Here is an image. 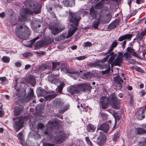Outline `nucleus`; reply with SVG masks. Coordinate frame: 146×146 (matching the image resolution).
I'll use <instances>...</instances> for the list:
<instances>
[{
    "label": "nucleus",
    "mask_w": 146,
    "mask_h": 146,
    "mask_svg": "<svg viewBox=\"0 0 146 146\" xmlns=\"http://www.w3.org/2000/svg\"><path fill=\"white\" fill-rule=\"evenodd\" d=\"M58 125L57 121L56 119H52L49 121L47 126H44L41 123H38V128L41 129V133L44 135H49V137H52V135L50 133L48 129V127L50 128L53 127L54 126H57ZM57 134V136H55L54 137H52V138L53 141H56L58 143H61L65 139V138L68 136L67 134H65L64 132L62 131H60L58 132V134Z\"/></svg>",
    "instance_id": "obj_1"
},
{
    "label": "nucleus",
    "mask_w": 146,
    "mask_h": 146,
    "mask_svg": "<svg viewBox=\"0 0 146 146\" xmlns=\"http://www.w3.org/2000/svg\"><path fill=\"white\" fill-rule=\"evenodd\" d=\"M116 96L114 93L111 94L108 98L104 96L102 97L100 100V102L102 107L104 109L107 108L108 104H110L113 108L115 109H119V106Z\"/></svg>",
    "instance_id": "obj_2"
},
{
    "label": "nucleus",
    "mask_w": 146,
    "mask_h": 146,
    "mask_svg": "<svg viewBox=\"0 0 146 146\" xmlns=\"http://www.w3.org/2000/svg\"><path fill=\"white\" fill-rule=\"evenodd\" d=\"M16 34L20 39L25 40L28 38L31 32L28 27L26 26H17L15 29Z\"/></svg>",
    "instance_id": "obj_3"
},
{
    "label": "nucleus",
    "mask_w": 146,
    "mask_h": 146,
    "mask_svg": "<svg viewBox=\"0 0 146 146\" xmlns=\"http://www.w3.org/2000/svg\"><path fill=\"white\" fill-rule=\"evenodd\" d=\"M24 4L27 7L33 10L35 14H38L41 11V7L37 2L33 0H26Z\"/></svg>",
    "instance_id": "obj_4"
},
{
    "label": "nucleus",
    "mask_w": 146,
    "mask_h": 146,
    "mask_svg": "<svg viewBox=\"0 0 146 146\" xmlns=\"http://www.w3.org/2000/svg\"><path fill=\"white\" fill-rule=\"evenodd\" d=\"M91 66L94 67H97L101 69H106L104 71H102L103 74H105L109 73L110 71V65L109 64H100V60H98L96 62L90 63Z\"/></svg>",
    "instance_id": "obj_5"
},
{
    "label": "nucleus",
    "mask_w": 146,
    "mask_h": 146,
    "mask_svg": "<svg viewBox=\"0 0 146 146\" xmlns=\"http://www.w3.org/2000/svg\"><path fill=\"white\" fill-rule=\"evenodd\" d=\"M33 13L32 11L29 9L25 8L21 9L20 11V16L18 19L19 21L22 23L25 22L26 17Z\"/></svg>",
    "instance_id": "obj_6"
},
{
    "label": "nucleus",
    "mask_w": 146,
    "mask_h": 146,
    "mask_svg": "<svg viewBox=\"0 0 146 146\" xmlns=\"http://www.w3.org/2000/svg\"><path fill=\"white\" fill-rule=\"evenodd\" d=\"M82 12L81 11L74 13H72L69 12V20L73 23L75 26H77L78 22L81 19L80 15L82 14Z\"/></svg>",
    "instance_id": "obj_7"
},
{
    "label": "nucleus",
    "mask_w": 146,
    "mask_h": 146,
    "mask_svg": "<svg viewBox=\"0 0 146 146\" xmlns=\"http://www.w3.org/2000/svg\"><path fill=\"white\" fill-rule=\"evenodd\" d=\"M36 92L37 95L39 96H45L44 100L45 101H50L55 98L57 96V95L54 94L52 95H50L45 96L47 94L46 91L42 89H38L36 90Z\"/></svg>",
    "instance_id": "obj_8"
},
{
    "label": "nucleus",
    "mask_w": 146,
    "mask_h": 146,
    "mask_svg": "<svg viewBox=\"0 0 146 146\" xmlns=\"http://www.w3.org/2000/svg\"><path fill=\"white\" fill-rule=\"evenodd\" d=\"M132 35L131 34H127L120 36L118 38V40L121 42L124 40L122 43H120L121 44L122 47L124 48L125 45L126 44V40H131Z\"/></svg>",
    "instance_id": "obj_9"
},
{
    "label": "nucleus",
    "mask_w": 146,
    "mask_h": 146,
    "mask_svg": "<svg viewBox=\"0 0 146 146\" xmlns=\"http://www.w3.org/2000/svg\"><path fill=\"white\" fill-rule=\"evenodd\" d=\"M64 27L62 25H58L52 27H50L51 33L54 35H56L60 33L64 29Z\"/></svg>",
    "instance_id": "obj_10"
},
{
    "label": "nucleus",
    "mask_w": 146,
    "mask_h": 146,
    "mask_svg": "<svg viewBox=\"0 0 146 146\" xmlns=\"http://www.w3.org/2000/svg\"><path fill=\"white\" fill-rule=\"evenodd\" d=\"M24 120L23 118H19L15 121L14 127L16 131H18L23 126Z\"/></svg>",
    "instance_id": "obj_11"
},
{
    "label": "nucleus",
    "mask_w": 146,
    "mask_h": 146,
    "mask_svg": "<svg viewBox=\"0 0 146 146\" xmlns=\"http://www.w3.org/2000/svg\"><path fill=\"white\" fill-rule=\"evenodd\" d=\"M123 60V55L122 53L119 52L115 59L113 61L111 64V66H119L120 65Z\"/></svg>",
    "instance_id": "obj_12"
},
{
    "label": "nucleus",
    "mask_w": 146,
    "mask_h": 146,
    "mask_svg": "<svg viewBox=\"0 0 146 146\" xmlns=\"http://www.w3.org/2000/svg\"><path fill=\"white\" fill-rule=\"evenodd\" d=\"M99 136L98 137L97 144L100 145L103 144L106 140V137L102 132H100Z\"/></svg>",
    "instance_id": "obj_13"
},
{
    "label": "nucleus",
    "mask_w": 146,
    "mask_h": 146,
    "mask_svg": "<svg viewBox=\"0 0 146 146\" xmlns=\"http://www.w3.org/2000/svg\"><path fill=\"white\" fill-rule=\"evenodd\" d=\"M121 78V77L118 76L113 77L114 81L117 84V86L118 87V89H121L122 87V84L123 83V81Z\"/></svg>",
    "instance_id": "obj_14"
},
{
    "label": "nucleus",
    "mask_w": 146,
    "mask_h": 146,
    "mask_svg": "<svg viewBox=\"0 0 146 146\" xmlns=\"http://www.w3.org/2000/svg\"><path fill=\"white\" fill-rule=\"evenodd\" d=\"M67 90L68 92L73 94L78 93L80 92L78 86H70L68 88Z\"/></svg>",
    "instance_id": "obj_15"
},
{
    "label": "nucleus",
    "mask_w": 146,
    "mask_h": 146,
    "mask_svg": "<svg viewBox=\"0 0 146 146\" xmlns=\"http://www.w3.org/2000/svg\"><path fill=\"white\" fill-rule=\"evenodd\" d=\"M23 111V108L21 106H19L16 107L14 110V114L16 116H18L21 115Z\"/></svg>",
    "instance_id": "obj_16"
},
{
    "label": "nucleus",
    "mask_w": 146,
    "mask_h": 146,
    "mask_svg": "<svg viewBox=\"0 0 146 146\" xmlns=\"http://www.w3.org/2000/svg\"><path fill=\"white\" fill-rule=\"evenodd\" d=\"M80 91V90L85 91L86 90H90L92 88L89 85L87 84H80L78 86Z\"/></svg>",
    "instance_id": "obj_17"
},
{
    "label": "nucleus",
    "mask_w": 146,
    "mask_h": 146,
    "mask_svg": "<svg viewBox=\"0 0 146 146\" xmlns=\"http://www.w3.org/2000/svg\"><path fill=\"white\" fill-rule=\"evenodd\" d=\"M109 128V125L106 123H104L101 125L97 129V132H98L99 130H101L105 132H107Z\"/></svg>",
    "instance_id": "obj_18"
},
{
    "label": "nucleus",
    "mask_w": 146,
    "mask_h": 146,
    "mask_svg": "<svg viewBox=\"0 0 146 146\" xmlns=\"http://www.w3.org/2000/svg\"><path fill=\"white\" fill-rule=\"evenodd\" d=\"M48 79L49 82L52 83H54L57 85L58 83L60 82L59 80L56 78L54 76L52 75L48 76Z\"/></svg>",
    "instance_id": "obj_19"
},
{
    "label": "nucleus",
    "mask_w": 146,
    "mask_h": 146,
    "mask_svg": "<svg viewBox=\"0 0 146 146\" xmlns=\"http://www.w3.org/2000/svg\"><path fill=\"white\" fill-rule=\"evenodd\" d=\"M108 52L110 53V54L108 55H109V56H110V57L108 61V63L107 64H109H109H111L117 55L116 54H115L113 52Z\"/></svg>",
    "instance_id": "obj_20"
},
{
    "label": "nucleus",
    "mask_w": 146,
    "mask_h": 146,
    "mask_svg": "<svg viewBox=\"0 0 146 146\" xmlns=\"http://www.w3.org/2000/svg\"><path fill=\"white\" fill-rule=\"evenodd\" d=\"M64 4L67 7H71L75 5V0H64Z\"/></svg>",
    "instance_id": "obj_21"
},
{
    "label": "nucleus",
    "mask_w": 146,
    "mask_h": 146,
    "mask_svg": "<svg viewBox=\"0 0 146 146\" xmlns=\"http://www.w3.org/2000/svg\"><path fill=\"white\" fill-rule=\"evenodd\" d=\"M54 105L56 108H60L63 104V103L60 99H56L54 101Z\"/></svg>",
    "instance_id": "obj_22"
},
{
    "label": "nucleus",
    "mask_w": 146,
    "mask_h": 146,
    "mask_svg": "<svg viewBox=\"0 0 146 146\" xmlns=\"http://www.w3.org/2000/svg\"><path fill=\"white\" fill-rule=\"evenodd\" d=\"M76 30V28L74 27H72V29H70L66 38L71 37L74 34Z\"/></svg>",
    "instance_id": "obj_23"
},
{
    "label": "nucleus",
    "mask_w": 146,
    "mask_h": 146,
    "mask_svg": "<svg viewBox=\"0 0 146 146\" xmlns=\"http://www.w3.org/2000/svg\"><path fill=\"white\" fill-rule=\"evenodd\" d=\"M96 129V126L92 124H89L87 126L86 129L87 131L89 132H93Z\"/></svg>",
    "instance_id": "obj_24"
},
{
    "label": "nucleus",
    "mask_w": 146,
    "mask_h": 146,
    "mask_svg": "<svg viewBox=\"0 0 146 146\" xmlns=\"http://www.w3.org/2000/svg\"><path fill=\"white\" fill-rule=\"evenodd\" d=\"M101 19L100 17L99 18L97 19L94 21L92 24V27L95 29H98L100 22V19Z\"/></svg>",
    "instance_id": "obj_25"
},
{
    "label": "nucleus",
    "mask_w": 146,
    "mask_h": 146,
    "mask_svg": "<svg viewBox=\"0 0 146 146\" xmlns=\"http://www.w3.org/2000/svg\"><path fill=\"white\" fill-rule=\"evenodd\" d=\"M118 42L117 40H114L112 43L111 45L110 46V49L108 50V52H111L112 51L114 48L117 46V45Z\"/></svg>",
    "instance_id": "obj_26"
},
{
    "label": "nucleus",
    "mask_w": 146,
    "mask_h": 146,
    "mask_svg": "<svg viewBox=\"0 0 146 146\" xmlns=\"http://www.w3.org/2000/svg\"><path fill=\"white\" fill-rule=\"evenodd\" d=\"M146 33V29L142 31L140 34H138L136 36V38L137 40H142V41L143 38V36Z\"/></svg>",
    "instance_id": "obj_27"
},
{
    "label": "nucleus",
    "mask_w": 146,
    "mask_h": 146,
    "mask_svg": "<svg viewBox=\"0 0 146 146\" xmlns=\"http://www.w3.org/2000/svg\"><path fill=\"white\" fill-rule=\"evenodd\" d=\"M135 132L137 134H143L146 133V130L141 128H136L135 129Z\"/></svg>",
    "instance_id": "obj_28"
},
{
    "label": "nucleus",
    "mask_w": 146,
    "mask_h": 146,
    "mask_svg": "<svg viewBox=\"0 0 146 146\" xmlns=\"http://www.w3.org/2000/svg\"><path fill=\"white\" fill-rule=\"evenodd\" d=\"M146 140L145 138H142L140 141L137 145L138 146H145Z\"/></svg>",
    "instance_id": "obj_29"
},
{
    "label": "nucleus",
    "mask_w": 146,
    "mask_h": 146,
    "mask_svg": "<svg viewBox=\"0 0 146 146\" xmlns=\"http://www.w3.org/2000/svg\"><path fill=\"white\" fill-rule=\"evenodd\" d=\"M33 94V90L31 89H30V90L28 92V96L30 99H33L35 98V97L34 96Z\"/></svg>",
    "instance_id": "obj_30"
},
{
    "label": "nucleus",
    "mask_w": 146,
    "mask_h": 146,
    "mask_svg": "<svg viewBox=\"0 0 146 146\" xmlns=\"http://www.w3.org/2000/svg\"><path fill=\"white\" fill-rule=\"evenodd\" d=\"M90 14L92 17L93 18L96 17V12L95 10L93 9H91L90 10Z\"/></svg>",
    "instance_id": "obj_31"
},
{
    "label": "nucleus",
    "mask_w": 146,
    "mask_h": 146,
    "mask_svg": "<svg viewBox=\"0 0 146 146\" xmlns=\"http://www.w3.org/2000/svg\"><path fill=\"white\" fill-rule=\"evenodd\" d=\"M39 38V36H37L36 37H35L32 40H31L29 41V43H31V44H30V45L29 46L30 47H31L33 44Z\"/></svg>",
    "instance_id": "obj_32"
},
{
    "label": "nucleus",
    "mask_w": 146,
    "mask_h": 146,
    "mask_svg": "<svg viewBox=\"0 0 146 146\" xmlns=\"http://www.w3.org/2000/svg\"><path fill=\"white\" fill-rule=\"evenodd\" d=\"M69 108V105H67L65 106L64 108V110H59V112L60 113H63L65 111L67 110Z\"/></svg>",
    "instance_id": "obj_33"
},
{
    "label": "nucleus",
    "mask_w": 146,
    "mask_h": 146,
    "mask_svg": "<svg viewBox=\"0 0 146 146\" xmlns=\"http://www.w3.org/2000/svg\"><path fill=\"white\" fill-rule=\"evenodd\" d=\"M64 83L63 82H62V83H61L60 85L58 86V90L59 92H62L63 88L64 87Z\"/></svg>",
    "instance_id": "obj_34"
},
{
    "label": "nucleus",
    "mask_w": 146,
    "mask_h": 146,
    "mask_svg": "<svg viewBox=\"0 0 146 146\" xmlns=\"http://www.w3.org/2000/svg\"><path fill=\"white\" fill-rule=\"evenodd\" d=\"M2 60L3 62L5 63H8L10 60L9 58L7 56H4L2 58Z\"/></svg>",
    "instance_id": "obj_35"
},
{
    "label": "nucleus",
    "mask_w": 146,
    "mask_h": 146,
    "mask_svg": "<svg viewBox=\"0 0 146 146\" xmlns=\"http://www.w3.org/2000/svg\"><path fill=\"white\" fill-rule=\"evenodd\" d=\"M67 73H68L69 74H78V73L76 72L74 70L72 69H70L69 68L68 69L67 71Z\"/></svg>",
    "instance_id": "obj_36"
},
{
    "label": "nucleus",
    "mask_w": 146,
    "mask_h": 146,
    "mask_svg": "<svg viewBox=\"0 0 146 146\" xmlns=\"http://www.w3.org/2000/svg\"><path fill=\"white\" fill-rule=\"evenodd\" d=\"M119 137V133L117 132L114 134L112 139L113 141H116L118 139Z\"/></svg>",
    "instance_id": "obj_37"
},
{
    "label": "nucleus",
    "mask_w": 146,
    "mask_h": 146,
    "mask_svg": "<svg viewBox=\"0 0 146 146\" xmlns=\"http://www.w3.org/2000/svg\"><path fill=\"white\" fill-rule=\"evenodd\" d=\"M85 139L87 144L90 146H92L93 144L89 137H85Z\"/></svg>",
    "instance_id": "obj_38"
},
{
    "label": "nucleus",
    "mask_w": 146,
    "mask_h": 146,
    "mask_svg": "<svg viewBox=\"0 0 146 146\" xmlns=\"http://www.w3.org/2000/svg\"><path fill=\"white\" fill-rule=\"evenodd\" d=\"M109 57V55H107L103 59L100 60V64H104L103 63L106 61Z\"/></svg>",
    "instance_id": "obj_39"
},
{
    "label": "nucleus",
    "mask_w": 146,
    "mask_h": 146,
    "mask_svg": "<svg viewBox=\"0 0 146 146\" xmlns=\"http://www.w3.org/2000/svg\"><path fill=\"white\" fill-rule=\"evenodd\" d=\"M23 55L25 57H29L31 56H32V54L30 52H25L23 54Z\"/></svg>",
    "instance_id": "obj_40"
},
{
    "label": "nucleus",
    "mask_w": 146,
    "mask_h": 146,
    "mask_svg": "<svg viewBox=\"0 0 146 146\" xmlns=\"http://www.w3.org/2000/svg\"><path fill=\"white\" fill-rule=\"evenodd\" d=\"M92 45V43L91 42H84L83 44V46L86 47H90Z\"/></svg>",
    "instance_id": "obj_41"
},
{
    "label": "nucleus",
    "mask_w": 146,
    "mask_h": 146,
    "mask_svg": "<svg viewBox=\"0 0 146 146\" xmlns=\"http://www.w3.org/2000/svg\"><path fill=\"white\" fill-rule=\"evenodd\" d=\"M84 76L86 79H89L91 77V74L90 72H87L84 74Z\"/></svg>",
    "instance_id": "obj_42"
},
{
    "label": "nucleus",
    "mask_w": 146,
    "mask_h": 146,
    "mask_svg": "<svg viewBox=\"0 0 146 146\" xmlns=\"http://www.w3.org/2000/svg\"><path fill=\"white\" fill-rule=\"evenodd\" d=\"M87 58L86 56H82L78 57L76 58V59L79 60H83Z\"/></svg>",
    "instance_id": "obj_43"
},
{
    "label": "nucleus",
    "mask_w": 146,
    "mask_h": 146,
    "mask_svg": "<svg viewBox=\"0 0 146 146\" xmlns=\"http://www.w3.org/2000/svg\"><path fill=\"white\" fill-rule=\"evenodd\" d=\"M35 138L36 139H39L40 138V134L37 132H35L34 134Z\"/></svg>",
    "instance_id": "obj_44"
},
{
    "label": "nucleus",
    "mask_w": 146,
    "mask_h": 146,
    "mask_svg": "<svg viewBox=\"0 0 146 146\" xmlns=\"http://www.w3.org/2000/svg\"><path fill=\"white\" fill-rule=\"evenodd\" d=\"M18 137L19 140L22 139H24L23 133L22 132L19 133L18 134Z\"/></svg>",
    "instance_id": "obj_45"
},
{
    "label": "nucleus",
    "mask_w": 146,
    "mask_h": 146,
    "mask_svg": "<svg viewBox=\"0 0 146 146\" xmlns=\"http://www.w3.org/2000/svg\"><path fill=\"white\" fill-rule=\"evenodd\" d=\"M116 27V25H115L114 23L111 24L109 25L108 28L110 29L115 28Z\"/></svg>",
    "instance_id": "obj_46"
},
{
    "label": "nucleus",
    "mask_w": 146,
    "mask_h": 146,
    "mask_svg": "<svg viewBox=\"0 0 146 146\" xmlns=\"http://www.w3.org/2000/svg\"><path fill=\"white\" fill-rule=\"evenodd\" d=\"M141 114L142 113H141V114L138 115L137 116V117L138 119L139 120H141L144 118V116Z\"/></svg>",
    "instance_id": "obj_47"
},
{
    "label": "nucleus",
    "mask_w": 146,
    "mask_h": 146,
    "mask_svg": "<svg viewBox=\"0 0 146 146\" xmlns=\"http://www.w3.org/2000/svg\"><path fill=\"white\" fill-rule=\"evenodd\" d=\"M7 80L6 78L5 77H0V81L1 82V83L3 84V83Z\"/></svg>",
    "instance_id": "obj_48"
},
{
    "label": "nucleus",
    "mask_w": 146,
    "mask_h": 146,
    "mask_svg": "<svg viewBox=\"0 0 146 146\" xmlns=\"http://www.w3.org/2000/svg\"><path fill=\"white\" fill-rule=\"evenodd\" d=\"M69 68H68L66 66H65L64 67L62 68L61 70L62 71H64L65 73H67V71L68 70Z\"/></svg>",
    "instance_id": "obj_49"
},
{
    "label": "nucleus",
    "mask_w": 146,
    "mask_h": 146,
    "mask_svg": "<svg viewBox=\"0 0 146 146\" xmlns=\"http://www.w3.org/2000/svg\"><path fill=\"white\" fill-rule=\"evenodd\" d=\"M60 64L59 62H52L53 67L54 68H56L58 66H59Z\"/></svg>",
    "instance_id": "obj_50"
},
{
    "label": "nucleus",
    "mask_w": 146,
    "mask_h": 146,
    "mask_svg": "<svg viewBox=\"0 0 146 146\" xmlns=\"http://www.w3.org/2000/svg\"><path fill=\"white\" fill-rule=\"evenodd\" d=\"M20 140V142L21 144L23 146L26 145V144L25 142V141L24 140V139H21Z\"/></svg>",
    "instance_id": "obj_51"
},
{
    "label": "nucleus",
    "mask_w": 146,
    "mask_h": 146,
    "mask_svg": "<svg viewBox=\"0 0 146 146\" xmlns=\"http://www.w3.org/2000/svg\"><path fill=\"white\" fill-rule=\"evenodd\" d=\"M124 56H125V58L128 59L131 57V56L129 54L127 53H125L124 54Z\"/></svg>",
    "instance_id": "obj_52"
},
{
    "label": "nucleus",
    "mask_w": 146,
    "mask_h": 146,
    "mask_svg": "<svg viewBox=\"0 0 146 146\" xmlns=\"http://www.w3.org/2000/svg\"><path fill=\"white\" fill-rule=\"evenodd\" d=\"M102 5L100 4V3L98 4L95 6V8L96 9H100L102 8Z\"/></svg>",
    "instance_id": "obj_53"
},
{
    "label": "nucleus",
    "mask_w": 146,
    "mask_h": 146,
    "mask_svg": "<svg viewBox=\"0 0 146 146\" xmlns=\"http://www.w3.org/2000/svg\"><path fill=\"white\" fill-rule=\"evenodd\" d=\"M137 12V11L136 10H135L132 12L130 14V16L129 17V18L130 17L132 16H133L135 15Z\"/></svg>",
    "instance_id": "obj_54"
},
{
    "label": "nucleus",
    "mask_w": 146,
    "mask_h": 146,
    "mask_svg": "<svg viewBox=\"0 0 146 146\" xmlns=\"http://www.w3.org/2000/svg\"><path fill=\"white\" fill-rule=\"evenodd\" d=\"M15 66L18 67H19L21 66V63L19 62H17L15 63Z\"/></svg>",
    "instance_id": "obj_55"
},
{
    "label": "nucleus",
    "mask_w": 146,
    "mask_h": 146,
    "mask_svg": "<svg viewBox=\"0 0 146 146\" xmlns=\"http://www.w3.org/2000/svg\"><path fill=\"white\" fill-rule=\"evenodd\" d=\"M36 53L38 54L44 55L45 54V52L44 51H39L36 52Z\"/></svg>",
    "instance_id": "obj_56"
},
{
    "label": "nucleus",
    "mask_w": 146,
    "mask_h": 146,
    "mask_svg": "<svg viewBox=\"0 0 146 146\" xmlns=\"http://www.w3.org/2000/svg\"><path fill=\"white\" fill-rule=\"evenodd\" d=\"M127 51L131 53L133 52V49L131 48V47H128L127 48Z\"/></svg>",
    "instance_id": "obj_57"
},
{
    "label": "nucleus",
    "mask_w": 146,
    "mask_h": 146,
    "mask_svg": "<svg viewBox=\"0 0 146 146\" xmlns=\"http://www.w3.org/2000/svg\"><path fill=\"white\" fill-rule=\"evenodd\" d=\"M55 40L57 41H59L61 40L60 37L59 36H57L55 38Z\"/></svg>",
    "instance_id": "obj_58"
},
{
    "label": "nucleus",
    "mask_w": 146,
    "mask_h": 146,
    "mask_svg": "<svg viewBox=\"0 0 146 146\" xmlns=\"http://www.w3.org/2000/svg\"><path fill=\"white\" fill-rule=\"evenodd\" d=\"M59 36L60 37L61 40H62L64 39L66 37L65 35L64 34L61 35Z\"/></svg>",
    "instance_id": "obj_59"
},
{
    "label": "nucleus",
    "mask_w": 146,
    "mask_h": 146,
    "mask_svg": "<svg viewBox=\"0 0 146 146\" xmlns=\"http://www.w3.org/2000/svg\"><path fill=\"white\" fill-rule=\"evenodd\" d=\"M5 13L3 12L2 13H0V17L3 18L5 17Z\"/></svg>",
    "instance_id": "obj_60"
},
{
    "label": "nucleus",
    "mask_w": 146,
    "mask_h": 146,
    "mask_svg": "<svg viewBox=\"0 0 146 146\" xmlns=\"http://www.w3.org/2000/svg\"><path fill=\"white\" fill-rule=\"evenodd\" d=\"M31 65L30 64H27L25 67V69L27 70L28 68L31 67Z\"/></svg>",
    "instance_id": "obj_61"
},
{
    "label": "nucleus",
    "mask_w": 146,
    "mask_h": 146,
    "mask_svg": "<svg viewBox=\"0 0 146 146\" xmlns=\"http://www.w3.org/2000/svg\"><path fill=\"white\" fill-rule=\"evenodd\" d=\"M140 93L141 94L142 96H143L145 95V93L144 90H142L140 92Z\"/></svg>",
    "instance_id": "obj_62"
},
{
    "label": "nucleus",
    "mask_w": 146,
    "mask_h": 146,
    "mask_svg": "<svg viewBox=\"0 0 146 146\" xmlns=\"http://www.w3.org/2000/svg\"><path fill=\"white\" fill-rule=\"evenodd\" d=\"M136 2L137 4H140L143 2V0H136Z\"/></svg>",
    "instance_id": "obj_63"
},
{
    "label": "nucleus",
    "mask_w": 146,
    "mask_h": 146,
    "mask_svg": "<svg viewBox=\"0 0 146 146\" xmlns=\"http://www.w3.org/2000/svg\"><path fill=\"white\" fill-rule=\"evenodd\" d=\"M73 50H74L76 49L77 48V46L76 45H74L70 47Z\"/></svg>",
    "instance_id": "obj_64"
}]
</instances>
